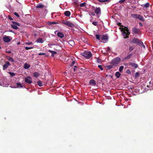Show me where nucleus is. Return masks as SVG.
Returning <instances> with one entry per match:
<instances>
[{"label": "nucleus", "instance_id": "obj_1", "mask_svg": "<svg viewBox=\"0 0 153 153\" xmlns=\"http://www.w3.org/2000/svg\"><path fill=\"white\" fill-rule=\"evenodd\" d=\"M122 34L124 36V38H126L129 37L128 36L130 34V32H129V30L128 28L125 27L124 28H123L122 30Z\"/></svg>", "mask_w": 153, "mask_h": 153}, {"label": "nucleus", "instance_id": "obj_2", "mask_svg": "<svg viewBox=\"0 0 153 153\" xmlns=\"http://www.w3.org/2000/svg\"><path fill=\"white\" fill-rule=\"evenodd\" d=\"M120 61V58L119 57H117L112 59L110 63L114 66H117L119 65Z\"/></svg>", "mask_w": 153, "mask_h": 153}, {"label": "nucleus", "instance_id": "obj_3", "mask_svg": "<svg viewBox=\"0 0 153 153\" xmlns=\"http://www.w3.org/2000/svg\"><path fill=\"white\" fill-rule=\"evenodd\" d=\"M81 54L87 59H89L92 56L91 52L89 51H85L82 53Z\"/></svg>", "mask_w": 153, "mask_h": 153}, {"label": "nucleus", "instance_id": "obj_4", "mask_svg": "<svg viewBox=\"0 0 153 153\" xmlns=\"http://www.w3.org/2000/svg\"><path fill=\"white\" fill-rule=\"evenodd\" d=\"M62 23L70 27H73L74 26V24L68 21L65 20H63L62 21Z\"/></svg>", "mask_w": 153, "mask_h": 153}, {"label": "nucleus", "instance_id": "obj_5", "mask_svg": "<svg viewBox=\"0 0 153 153\" xmlns=\"http://www.w3.org/2000/svg\"><path fill=\"white\" fill-rule=\"evenodd\" d=\"M131 42L132 43L136 44L139 45H140L141 44H142V42L137 38H134L131 41Z\"/></svg>", "mask_w": 153, "mask_h": 153}, {"label": "nucleus", "instance_id": "obj_6", "mask_svg": "<svg viewBox=\"0 0 153 153\" xmlns=\"http://www.w3.org/2000/svg\"><path fill=\"white\" fill-rule=\"evenodd\" d=\"M12 24H11V26L13 29L15 30H17L18 28L17 26H20L19 23L15 22L12 21Z\"/></svg>", "mask_w": 153, "mask_h": 153}, {"label": "nucleus", "instance_id": "obj_7", "mask_svg": "<svg viewBox=\"0 0 153 153\" xmlns=\"http://www.w3.org/2000/svg\"><path fill=\"white\" fill-rule=\"evenodd\" d=\"M12 39V38L10 36H5L3 38V41L5 42H10Z\"/></svg>", "mask_w": 153, "mask_h": 153}, {"label": "nucleus", "instance_id": "obj_8", "mask_svg": "<svg viewBox=\"0 0 153 153\" xmlns=\"http://www.w3.org/2000/svg\"><path fill=\"white\" fill-rule=\"evenodd\" d=\"M101 39L102 41H103V42H105L108 41V37L107 35H102Z\"/></svg>", "mask_w": 153, "mask_h": 153}, {"label": "nucleus", "instance_id": "obj_9", "mask_svg": "<svg viewBox=\"0 0 153 153\" xmlns=\"http://www.w3.org/2000/svg\"><path fill=\"white\" fill-rule=\"evenodd\" d=\"M25 82L28 84H30L32 83V79L31 78L28 76L26 77L25 79Z\"/></svg>", "mask_w": 153, "mask_h": 153}, {"label": "nucleus", "instance_id": "obj_10", "mask_svg": "<svg viewBox=\"0 0 153 153\" xmlns=\"http://www.w3.org/2000/svg\"><path fill=\"white\" fill-rule=\"evenodd\" d=\"M10 65V64L9 62H5V63L3 65V70L7 69L8 67Z\"/></svg>", "mask_w": 153, "mask_h": 153}, {"label": "nucleus", "instance_id": "obj_11", "mask_svg": "<svg viewBox=\"0 0 153 153\" xmlns=\"http://www.w3.org/2000/svg\"><path fill=\"white\" fill-rule=\"evenodd\" d=\"M132 31L135 34L139 33L140 32V30L134 27L132 29Z\"/></svg>", "mask_w": 153, "mask_h": 153}, {"label": "nucleus", "instance_id": "obj_12", "mask_svg": "<svg viewBox=\"0 0 153 153\" xmlns=\"http://www.w3.org/2000/svg\"><path fill=\"white\" fill-rule=\"evenodd\" d=\"M129 65L131 66L132 67H133L135 69L137 68L138 66L137 64L132 62H129Z\"/></svg>", "mask_w": 153, "mask_h": 153}, {"label": "nucleus", "instance_id": "obj_13", "mask_svg": "<svg viewBox=\"0 0 153 153\" xmlns=\"http://www.w3.org/2000/svg\"><path fill=\"white\" fill-rule=\"evenodd\" d=\"M94 12L97 14H99L101 13V8L100 7H96L94 10Z\"/></svg>", "mask_w": 153, "mask_h": 153}, {"label": "nucleus", "instance_id": "obj_14", "mask_svg": "<svg viewBox=\"0 0 153 153\" xmlns=\"http://www.w3.org/2000/svg\"><path fill=\"white\" fill-rule=\"evenodd\" d=\"M89 84L90 85H93L95 86L96 83L94 79H91L89 81Z\"/></svg>", "mask_w": 153, "mask_h": 153}, {"label": "nucleus", "instance_id": "obj_15", "mask_svg": "<svg viewBox=\"0 0 153 153\" xmlns=\"http://www.w3.org/2000/svg\"><path fill=\"white\" fill-rule=\"evenodd\" d=\"M137 19H138L143 22L144 21L143 17L140 14H138Z\"/></svg>", "mask_w": 153, "mask_h": 153}, {"label": "nucleus", "instance_id": "obj_16", "mask_svg": "<svg viewBox=\"0 0 153 153\" xmlns=\"http://www.w3.org/2000/svg\"><path fill=\"white\" fill-rule=\"evenodd\" d=\"M149 5L150 4L148 2L146 3L145 4L141 5V6L142 7L146 8L149 7Z\"/></svg>", "mask_w": 153, "mask_h": 153}, {"label": "nucleus", "instance_id": "obj_17", "mask_svg": "<svg viewBox=\"0 0 153 153\" xmlns=\"http://www.w3.org/2000/svg\"><path fill=\"white\" fill-rule=\"evenodd\" d=\"M44 7V5L40 3L38 4L36 6V8H42Z\"/></svg>", "mask_w": 153, "mask_h": 153}, {"label": "nucleus", "instance_id": "obj_18", "mask_svg": "<svg viewBox=\"0 0 153 153\" xmlns=\"http://www.w3.org/2000/svg\"><path fill=\"white\" fill-rule=\"evenodd\" d=\"M57 35L58 36L61 38L64 37V34L60 32H58Z\"/></svg>", "mask_w": 153, "mask_h": 153}, {"label": "nucleus", "instance_id": "obj_19", "mask_svg": "<svg viewBox=\"0 0 153 153\" xmlns=\"http://www.w3.org/2000/svg\"><path fill=\"white\" fill-rule=\"evenodd\" d=\"M132 55V54H128L126 57H125L124 58V60H126V59H130Z\"/></svg>", "mask_w": 153, "mask_h": 153}, {"label": "nucleus", "instance_id": "obj_20", "mask_svg": "<svg viewBox=\"0 0 153 153\" xmlns=\"http://www.w3.org/2000/svg\"><path fill=\"white\" fill-rule=\"evenodd\" d=\"M7 58V60H9L10 61H11V62H13L14 61V60L12 58V57L7 56L6 57Z\"/></svg>", "mask_w": 153, "mask_h": 153}, {"label": "nucleus", "instance_id": "obj_21", "mask_svg": "<svg viewBox=\"0 0 153 153\" xmlns=\"http://www.w3.org/2000/svg\"><path fill=\"white\" fill-rule=\"evenodd\" d=\"M30 67V65L27 63H25L24 65V68L25 69H27Z\"/></svg>", "mask_w": 153, "mask_h": 153}, {"label": "nucleus", "instance_id": "obj_22", "mask_svg": "<svg viewBox=\"0 0 153 153\" xmlns=\"http://www.w3.org/2000/svg\"><path fill=\"white\" fill-rule=\"evenodd\" d=\"M64 14L65 16H69L71 15V13L69 11H67L65 12Z\"/></svg>", "mask_w": 153, "mask_h": 153}, {"label": "nucleus", "instance_id": "obj_23", "mask_svg": "<svg viewBox=\"0 0 153 153\" xmlns=\"http://www.w3.org/2000/svg\"><path fill=\"white\" fill-rule=\"evenodd\" d=\"M33 75L35 77L37 78L40 75V74L38 72H35L33 73Z\"/></svg>", "mask_w": 153, "mask_h": 153}, {"label": "nucleus", "instance_id": "obj_24", "mask_svg": "<svg viewBox=\"0 0 153 153\" xmlns=\"http://www.w3.org/2000/svg\"><path fill=\"white\" fill-rule=\"evenodd\" d=\"M49 51L51 53L52 56H53L54 55L57 53V52L55 51H53L51 50H49Z\"/></svg>", "mask_w": 153, "mask_h": 153}, {"label": "nucleus", "instance_id": "obj_25", "mask_svg": "<svg viewBox=\"0 0 153 153\" xmlns=\"http://www.w3.org/2000/svg\"><path fill=\"white\" fill-rule=\"evenodd\" d=\"M121 74L119 72H117L116 73L115 75L117 78H119Z\"/></svg>", "mask_w": 153, "mask_h": 153}, {"label": "nucleus", "instance_id": "obj_26", "mask_svg": "<svg viewBox=\"0 0 153 153\" xmlns=\"http://www.w3.org/2000/svg\"><path fill=\"white\" fill-rule=\"evenodd\" d=\"M37 42L38 43H42L43 41L42 39L41 38H39L37 40Z\"/></svg>", "mask_w": 153, "mask_h": 153}, {"label": "nucleus", "instance_id": "obj_27", "mask_svg": "<svg viewBox=\"0 0 153 153\" xmlns=\"http://www.w3.org/2000/svg\"><path fill=\"white\" fill-rule=\"evenodd\" d=\"M113 65H106L105 68L108 70H109L113 68Z\"/></svg>", "mask_w": 153, "mask_h": 153}, {"label": "nucleus", "instance_id": "obj_28", "mask_svg": "<svg viewBox=\"0 0 153 153\" xmlns=\"http://www.w3.org/2000/svg\"><path fill=\"white\" fill-rule=\"evenodd\" d=\"M37 84L39 86H42L43 85V84H42V82H41V81H40V80H39L37 82Z\"/></svg>", "mask_w": 153, "mask_h": 153}, {"label": "nucleus", "instance_id": "obj_29", "mask_svg": "<svg viewBox=\"0 0 153 153\" xmlns=\"http://www.w3.org/2000/svg\"><path fill=\"white\" fill-rule=\"evenodd\" d=\"M138 14H133L131 15V16L133 18H135L137 19V17Z\"/></svg>", "mask_w": 153, "mask_h": 153}, {"label": "nucleus", "instance_id": "obj_30", "mask_svg": "<svg viewBox=\"0 0 153 153\" xmlns=\"http://www.w3.org/2000/svg\"><path fill=\"white\" fill-rule=\"evenodd\" d=\"M18 87L19 88H22L23 86H22V85L21 83L20 82H19L16 83Z\"/></svg>", "mask_w": 153, "mask_h": 153}, {"label": "nucleus", "instance_id": "obj_31", "mask_svg": "<svg viewBox=\"0 0 153 153\" xmlns=\"http://www.w3.org/2000/svg\"><path fill=\"white\" fill-rule=\"evenodd\" d=\"M139 73L138 72H136L135 74V79H137V77H139Z\"/></svg>", "mask_w": 153, "mask_h": 153}, {"label": "nucleus", "instance_id": "obj_32", "mask_svg": "<svg viewBox=\"0 0 153 153\" xmlns=\"http://www.w3.org/2000/svg\"><path fill=\"white\" fill-rule=\"evenodd\" d=\"M124 68V66H120L119 68V71L120 72H121Z\"/></svg>", "mask_w": 153, "mask_h": 153}, {"label": "nucleus", "instance_id": "obj_33", "mask_svg": "<svg viewBox=\"0 0 153 153\" xmlns=\"http://www.w3.org/2000/svg\"><path fill=\"white\" fill-rule=\"evenodd\" d=\"M96 38L99 40L100 39V35L98 34H97L96 35Z\"/></svg>", "mask_w": 153, "mask_h": 153}, {"label": "nucleus", "instance_id": "obj_34", "mask_svg": "<svg viewBox=\"0 0 153 153\" xmlns=\"http://www.w3.org/2000/svg\"><path fill=\"white\" fill-rule=\"evenodd\" d=\"M9 73L11 77L15 75V74L14 73L9 72Z\"/></svg>", "mask_w": 153, "mask_h": 153}, {"label": "nucleus", "instance_id": "obj_35", "mask_svg": "<svg viewBox=\"0 0 153 153\" xmlns=\"http://www.w3.org/2000/svg\"><path fill=\"white\" fill-rule=\"evenodd\" d=\"M38 55L40 56L41 55H44V56L45 57L47 56V55L45 54V53H39L38 54Z\"/></svg>", "mask_w": 153, "mask_h": 153}, {"label": "nucleus", "instance_id": "obj_36", "mask_svg": "<svg viewBox=\"0 0 153 153\" xmlns=\"http://www.w3.org/2000/svg\"><path fill=\"white\" fill-rule=\"evenodd\" d=\"M98 1H99V2H107L108 1L110 0H97Z\"/></svg>", "mask_w": 153, "mask_h": 153}, {"label": "nucleus", "instance_id": "obj_37", "mask_svg": "<svg viewBox=\"0 0 153 153\" xmlns=\"http://www.w3.org/2000/svg\"><path fill=\"white\" fill-rule=\"evenodd\" d=\"M85 4H86V3L85 2H84L82 3H81L80 4V7H83L84 6Z\"/></svg>", "mask_w": 153, "mask_h": 153}, {"label": "nucleus", "instance_id": "obj_38", "mask_svg": "<svg viewBox=\"0 0 153 153\" xmlns=\"http://www.w3.org/2000/svg\"><path fill=\"white\" fill-rule=\"evenodd\" d=\"M134 48L133 47H132V46L129 47V51L131 52V51H132L133 50Z\"/></svg>", "mask_w": 153, "mask_h": 153}, {"label": "nucleus", "instance_id": "obj_39", "mask_svg": "<svg viewBox=\"0 0 153 153\" xmlns=\"http://www.w3.org/2000/svg\"><path fill=\"white\" fill-rule=\"evenodd\" d=\"M126 0H120L119 2L120 4H122L124 3Z\"/></svg>", "mask_w": 153, "mask_h": 153}, {"label": "nucleus", "instance_id": "obj_40", "mask_svg": "<svg viewBox=\"0 0 153 153\" xmlns=\"http://www.w3.org/2000/svg\"><path fill=\"white\" fill-rule=\"evenodd\" d=\"M98 67L101 70H103V68L101 65H98Z\"/></svg>", "mask_w": 153, "mask_h": 153}, {"label": "nucleus", "instance_id": "obj_41", "mask_svg": "<svg viewBox=\"0 0 153 153\" xmlns=\"http://www.w3.org/2000/svg\"><path fill=\"white\" fill-rule=\"evenodd\" d=\"M33 48H32V47H25V49L26 50H28L30 49H32Z\"/></svg>", "mask_w": 153, "mask_h": 153}, {"label": "nucleus", "instance_id": "obj_42", "mask_svg": "<svg viewBox=\"0 0 153 153\" xmlns=\"http://www.w3.org/2000/svg\"><path fill=\"white\" fill-rule=\"evenodd\" d=\"M92 24L95 26H97V22H92Z\"/></svg>", "mask_w": 153, "mask_h": 153}, {"label": "nucleus", "instance_id": "obj_43", "mask_svg": "<svg viewBox=\"0 0 153 153\" xmlns=\"http://www.w3.org/2000/svg\"><path fill=\"white\" fill-rule=\"evenodd\" d=\"M14 14L18 17H19V14L16 12L14 13Z\"/></svg>", "mask_w": 153, "mask_h": 153}, {"label": "nucleus", "instance_id": "obj_44", "mask_svg": "<svg viewBox=\"0 0 153 153\" xmlns=\"http://www.w3.org/2000/svg\"><path fill=\"white\" fill-rule=\"evenodd\" d=\"M126 72L128 74H130L131 73V72L129 70H126Z\"/></svg>", "mask_w": 153, "mask_h": 153}, {"label": "nucleus", "instance_id": "obj_45", "mask_svg": "<svg viewBox=\"0 0 153 153\" xmlns=\"http://www.w3.org/2000/svg\"><path fill=\"white\" fill-rule=\"evenodd\" d=\"M75 61H73L71 63V66H73V65H74V64L75 63Z\"/></svg>", "mask_w": 153, "mask_h": 153}, {"label": "nucleus", "instance_id": "obj_46", "mask_svg": "<svg viewBox=\"0 0 153 153\" xmlns=\"http://www.w3.org/2000/svg\"><path fill=\"white\" fill-rule=\"evenodd\" d=\"M76 68H77V67L75 66H74V72H75L76 70Z\"/></svg>", "mask_w": 153, "mask_h": 153}, {"label": "nucleus", "instance_id": "obj_47", "mask_svg": "<svg viewBox=\"0 0 153 153\" xmlns=\"http://www.w3.org/2000/svg\"><path fill=\"white\" fill-rule=\"evenodd\" d=\"M8 18L10 20H13V19L12 18V17L9 16H8Z\"/></svg>", "mask_w": 153, "mask_h": 153}, {"label": "nucleus", "instance_id": "obj_48", "mask_svg": "<svg viewBox=\"0 0 153 153\" xmlns=\"http://www.w3.org/2000/svg\"><path fill=\"white\" fill-rule=\"evenodd\" d=\"M6 52L8 53H11V51H10V50L8 51H6Z\"/></svg>", "mask_w": 153, "mask_h": 153}, {"label": "nucleus", "instance_id": "obj_49", "mask_svg": "<svg viewBox=\"0 0 153 153\" xmlns=\"http://www.w3.org/2000/svg\"><path fill=\"white\" fill-rule=\"evenodd\" d=\"M140 46H143V48H145V46L144 45V44H143V42H142V43L141 44Z\"/></svg>", "mask_w": 153, "mask_h": 153}, {"label": "nucleus", "instance_id": "obj_50", "mask_svg": "<svg viewBox=\"0 0 153 153\" xmlns=\"http://www.w3.org/2000/svg\"><path fill=\"white\" fill-rule=\"evenodd\" d=\"M26 44H27V45H31V44H32V42H30L29 43L27 42L26 43Z\"/></svg>", "mask_w": 153, "mask_h": 153}, {"label": "nucleus", "instance_id": "obj_51", "mask_svg": "<svg viewBox=\"0 0 153 153\" xmlns=\"http://www.w3.org/2000/svg\"><path fill=\"white\" fill-rule=\"evenodd\" d=\"M51 24H56V23L55 22H51Z\"/></svg>", "mask_w": 153, "mask_h": 153}, {"label": "nucleus", "instance_id": "obj_52", "mask_svg": "<svg viewBox=\"0 0 153 153\" xmlns=\"http://www.w3.org/2000/svg\"><path fill=\"white\" fill-rule=\"evenodd\" d=\"M139 25L140 26H142V25H142V23H141V22H140L139 23Z\"/></svg>", "mask_w": 153, "mask_h": 153}, {"label": "nucleus", "instance_id": "obj_53", "mask_svg": "<svg viewBox=\"0 0 153 153\" xmlns=\"http://www.w3.org/2000/svg\"><path fill=\"white\" fill-rule=\"evenodd\" d=\"M97 62L98 63H99L100 62V59H97Z\"/></svg>", "mask_w": 153, "mask_h": 153}, {"label": "nucleus", "instance_id": "obj_54", "mask_svg": "<svg viewBox=\"0 0 153 153\" xmlns=\"http://www.w3.org/2000/svg\"><path fill=\"white\" fill-rule=\"evenodd\" d=\"M110 50V48H109V47H108V48H107V51H109V50Z\"/></svg>", "mask_w": 153, "mask_h": 153}, {"label": "nucleus", "instance_id": "obj_55", "mask_svg": "<svg viewBox=\"0 0 153 153\" xmlns=\"http://www.w3.org/2000/svg\"><path fill=\"white\" fill-rule=\"evenodd\" d=\"M20 44V42H18V43H17V45H19V44Z\"/></svg>", "mask_w": 153, "mask_h": 153}, {"label": "nucleus", "instance_id": "obj_56", "mask_svg": "<svg viewBox=\"0 0 153 153\" xmlns=\"http://www.w3.org/2000/svg\"><path fill=\"white\" fill-rule=\"evenodd\" d=\"M75 4H77V2L76 1V2H75Z\"/></svg>", "mask_w": 153, "mask_h": 153}, {"label": "nucleus", "instance_id": "obj_57", "mask_svg": "<svg viewBox=\"0 0 153 153\" xmlns=\"http://www.w3.org/2000/svg\"><path fill=\"white\" fill-rule=\"evenodd\" d=\"M71 42H72L73 43H74V41H72Z\"/></svg>", "mask_w": 153, "mask_h": 153}, {"label": "nucleus", "instance_id": "obj_58", "mask_svg": "<svg viewBox=\"0 0 153 153\" xmlns=\"http://www.w3.org/2000/svg\"><path fill=\"white\" fill-rule=\"evenodd\" d=\"M152 49L153 50V45H152Z\"/></svg>", "mask_w": 153, "mask_h": 153}]
</instances>
